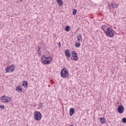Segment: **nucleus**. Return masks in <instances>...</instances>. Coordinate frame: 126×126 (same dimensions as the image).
<instances>
[{
	"mask_svg": "<svg viewBox=\"0 0 126 126\" xmlns=\"http://www.w3.org/2000/svg\"><path fill=\"white\" fill-rule=\"evenodd\" d=\"M61 76L62 78H67L69 76V74L66 70V68H63L61 71Z\"/></svg>",
	"mask_w": 126,
	"mask_h": 126,
	"instance_id": "nucleus-1",
	"label": "nucleus"
},
{
	"mask_svg": "<svg viewBox=\"0 0 126 126\" xmlns=\"http://www.w3.org/2000/svg\"><path fill=\"white\" fill-rule=\"evenodd\" d=\"M41 59L44 64H50V63L53 61V59L51 57H46L44 56H43Z\"/></svg>",
	"mask_w": 126,
	"mask_h": 126,
	"instance_id": "nucleus-2",
	"label": "nucleus"
},
{
	"mask_svg": "<svg viewBox=\"0 0 126 126\" xmlns=\"http://www.w3.org/2000/svg\"><path fill=\"white\" fill-rule=\"evenodd\" d=\"M105 33L107 37H109L110 38H113L114 37V32L110 27L107 28Z\"/></svg>",
	"mask_w": 126,
	"mask_h": 126,
	"instance_id": "nucleus-3",
	"label": "nucleus"
},
{
	"mask_svg": "<svg viewBox=\"0 0 126 126\" xmlns=\"http://www.w3.org/2000/svg\"><path fill=\"white\" fill-rule=\"evenodd\" d=\"M33 117L36 121H40L42 119V114L39 111H35Z\"/></svg>",
	"mask_w": 126,
	"mask_h": 126,
	"instance_id": "nucleus-4",
	"label": "nucleus"
},
{
	"mask_svg": "<svg viewBox=\"0 0 126 126\" xmlns=\"http://www.w3.org/2000/svg\"><path fill=\"white\" fill-rule=\"evenodd\" d=\"M11 101V98L8 96L3 95L1 97V102L2 103H9Z\"/></svg>",
	"mask_w": 126,
	"mask_h": 126,
	"instance_id": "nucleus-5",
	"label": "nucleus"
},
{
	"mask_svg": "<svg viewBox=\"0 0 126 126\" xmlns=\"http://www.w3.org/2000/svg\"><path fill=\"white\" fill-rule=\"evenodd\" d=\"M15 68V67L14 66V65H13V64H12L6 69L5 71L6 73H8L10 72H13V71H14Z\"/></svg>",
	"mask_w": 126,
	"mask_h": 126,
	"instance_id": "nucleus-6",
	"label": "nucleus"
},
{
	"mask_svg": "<svg viewBox=\"0 0 126 126\" xmlns=\"http://www.w3.org/2000/svg\"><path fill=\"white\" fill-rule=\"evenodd\" d=\"M124 110L125 107L123 105H119L117 108V111L119 114H123Z\"/></svg>",
	"mask_w": 126,
	"mask_h": 126,
	"instance_id": "nucleus-7",
	"label": "nucleus"
},
{
	"mask_svg": "<svg viewBox=\"0 0 126 126\" xmlns=\"http://www.w3.org/2000/svg\"><path fill=\"white\" fill-rule=\"evenodd\" d=\"M118 5L115 4V3H112L111 4L109 5V8H117Z\"/></svg>",
	"mask_w": 126,
	"mask_h": 126,
	"instance_id": "nucleus-8",
	"label": "nucleus"
},
{
	"mask_svg": "<svg viewBox=\"0 0 126 126\" xmlns=\"http://www.w3.org/2000/svg\"><path fill=\"white\" fill-rule=\"evenodd\" d=\"M65 56L67 57V58H70V53L69 52V50L67 49L64 52Z\"/></svg>",
	"mask_w": 126,
	"mask_h": 126,
	"instance_id": "nucleus-9",
	"label": "nucleus"
},
{
	"mask_svg": "<svg viewBox=\"0 0 126 126\" xmlns=\"http://www.w3.org/2000/svg\"><path fill=\"white\" fill-rule=\"evenodd\" d=\"M99 121L102 125L106 124V119L104 118V117L99 118Z\"/></svg>",
	"mask_w": 126,
	"mask_h": 126,
	"instance_id": "nucleus-10",
	"label": "nucleus"
},
{
	"mask_svg": "<svg viewBox=\"0 0 126 126\" xmlns=\"http://www.w3.org/2000/svg\"><path fill=\"white\" fill-rule=\"evenodd\" d=\"M16 90L17 91H18V92L19 93H22V91H22V88H21V87H20L19 86H18L16 87Z\"/></svg>",
	"mask_w": 126,
	"mask_h": 126,
	"instance_id": "nucleus-11",
	"label": "nucleus"
},
{
	"mask_svg": "<svg viewBox=\"0 0 126 126\" xmlns=\"http://www.w3.org/2000/svg\"><path fill=\"white\" fill-rule=\"evenodd\" d=\"M74 114V108H71L69 109V116L71 117Z\"/></svg>",
	"mask_w": 126,
	"mask_h": 126,
	"instance_id": "nucleus-12",
	"label": "nucleus"
},
{
	"mask_svg": "<svg viewBox=\"0 0 126 126\" xmlns=\"http://www.w3.org/2000/svg\"><path fill=\"white\" fill-rule=\"evenodd\" d=\"M72 58H73V61H77V60H78V56L77 55V54L74 55H72Z\"/></svg>",
	"mask_w": 126,
	"mask_h": 126,
	"instance_id": "nucleus-13",
	"label": "nucleus"
},
{
	"mask_svg": "<svg viewBox=\"0 0 126 126\" xmlns=\"http://www.w3.org/2000/svg\"><path fill=\"white\" fill-rule=\"evenodd\" d=\"M77 38L78 42H80V41H82V36H81V34H79L77 36Z\"/></svg>",
	"mask_w": 126,
	"mask_h": 126,
	"instance_id": "nucleus-14",
	"label": "nucleus"
},
{
	"mask_svg": "<svg viewBox=\"0 0 126 126\" xmlns=\"http://www.w3.org/2000/svg\"><path fill=\"white\" fill-rule=\"evenodd\" d=\"M58 5L60 6H62L63 4V0H57Z\"/></svg>",
	"mask_w": 126,
	"mask_h": 126,
	"instance_id": "nucleus-15",
	"label": "nucleus"
},
{
	"mask_svg": "<svg viewBox=\"0 0 126 126\" xmlns=\"http://www.w3.org/2000/svg\"><path fill=\"white\" fill-rule=\"evenodd\" d=\"M107 26L106 25H102L101 26V28L102 29V30L104 31V33H105L106 31H107Z\"/></svg>",
	"mask_w": 126,
	"mask_h": 126,
	"instance_id": "nucleus-16",
	"label": "nucleus"
},
{
	"mask_svg": "<svg viewBox=\"0 0 126 126\" xmlns=\"http://www.w3.org/2000/svg\"><path fill=\"white\" fill-rule=\"evenodd\" d=\"M22 85L23 86H26V87H28V82H27V81H24L22 82Z\"/></svg>",
	"mask_w": 126,
	"mask_h": 126,
	"instance_id": "nucleus-17",
	"label": "nucleus"
},
{
	"mask_svg": "<svg viewBox=\"0 0 126 126\" xmlns=\"http://www.w3.org/2000/svg\"><path fill=\"white\" fill-rule=\"evenodd\" d=\"M65 31L68 32L70 30V27L69 26H66L64 29Z\"/></svg>",
	"mask_w": 126,
	"mask_h": 126,
	"instance_id": "nucleus-18",
	"label": "nucleus"
},
{
	"mask_svg": "<svg viewBox=\"0 0 126 126\" xmlns=\"http://www.w3.org/2000/svg\"><path fill=\"white\" fill-rule=\"evenodd\" d=\"M81 45V44H80V42H76L75 44V46L76 47V48H79V47H80Z\"/></svg>",
	"mask_w": 126,
	"mask_h": 126,
	"instance_id": "nucleus-19",
	"label": "nucleus"
},
{
	"mask_svg": "<svg viewBox=\"0 0 126 126\" xmlns=\"http://www.w3.org/2000/svg\"><path fill=\"white\" fill-rule=\"evenodd\" d=\"M73 10L72 12L73 15H75V14H76V13L77 12V10H76V9L73 10Z\"/></svg>",
	"mask_w": 126,
	"mask_h": 126,
	"instance_id": "nucleus-20",
	"label": "nucleus"
},
{
	"mask_svg": "<svg viewBox=\"0 0 126 126\" xmlns=\"http://www.w3.org/2000/svg\"><path fill=\"white\" fill-rule=\"evenodd\" d=\"M122 123H123V124H126V118H123L122 120Z\"/></svg>",
	"mask_w": 126,
	"mask_h": 126,
	"instance_id": "nucleus-21",
	"label": "nucleus"
},
{
	"mask_svg": "<svg viewBox=\"0 0 126 126\" xmlns=\"http://www.w3.org/2000/svg\"><path fill=\"white\" fill-rule=\"evenodd\" d=\"M71 54H72V55H73V56H74V55H76V54H77V53H76V52L75 51H72L71 52Z\"/></svg>",
	"mask_w": 126,
	"mask_h": 126,
	"instance_id": "nucleus-22",
	"label": "nucleus"
},
{
	"mask_svg": "<svg viewBox=\"0 0 126 126\" xmlns=\"http://www.w3.org/2000/svg\"><path fill=\"white\" fill-rule=\"evenodd\" d=\"M38 106L39 107H40V108H42L43 107V103L40 102L39 104H38Z\"/></svg>",
	"mask_w": 126,
	"mask_h": 126,
	"instance_id": "nucleus-23",
	"label": "nucleus"
},
{
	"mask_svg": "<svg viewBox=\"0 0 126 126\" xmlns=\"http://www.w3.org/2000/svg\"><path fill=\"white\" fill-rule=\"evenodd\" d=\"M0 109H2V110H4V105H0Z\"/></svg>",
	"mask_w": 126,
	"mask_h": 126,
	"instance_id": "nucleus-24",
	"label": "nucleus"
},
{
	"mask_svg": "<svg viewBox=\"0 0 126 126\" xmlns=\"http://www.w3.org/2000/svg\"><path fill=\"white\" fill-rule=\"evenodd\" d=\"M58 46H59V47H62V46L61 45V42H58Z\"/></svg>",
	"mask_w": 126,
	"mask_h": 126,
	"instance_id": "nucleus-25",
	"label": "nucleus"
},
{
	"mask_svg": "<svg viewBox=\"0 0 126 126\" xmlns=\"http://www.w3.org/2000/svg\"><path fill=\"white\" fill-rule=\"evenodd\" d=\"M40 47L38 48V52H40Z\"/></svg>",
	"mask_w": 126,
	"mask_h": 126,
	"instance_id": "nucleus-26",
	"label": "nucleus"
},
{
	"mask_svg": "<svg viewBox=\"0 0 126 126\" xmlns=\"http://www.w3.org/2000/svg\"><path fill=\"white\" fill-rule=\"evenodd\" d=\"M14 42H15L14 41H12V43H14Z\"/></svg>",
	"mask_w": 126,
	"mask_h": 126,
	"instance_id": "nucleus-27",
	"label": "nucleus"
},
{
	"mask_svg": "<svg viewBox=\"0 0 126 126\" xmlns=\"http://www.w3.org/2000/svg\"><path fill=\"white\" fill-rule=\"evenodd\" d=\"M70 60H72V58H70Z\"/></svg>",
	"mask_w": 126,
	"mask_h": 126,
	"instance_id": "nucleus-28",
	"label": "nucleus"
}]
</instances>
